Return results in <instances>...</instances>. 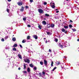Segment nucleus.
<instances>
[{
	"mask_svg": "<svg viewBox=\"0 0 79 79\" xmlns=\"http://www.w3.org/2000/svg\"><path fill=\"white\" fill-rule=\"evenodd\" d=\"M24 61H25V63H29L30 62L29 60L27 59H24Z\"/></svg>",
	"mask_w": 79,
	"mask_h": 79,
	"instance_id": "obj_1",
	"label": "nucleus"
},
{
	"mask_svg": "<svg viewBox=\"0 0 79 79\" xmlns=\"http://www.w3.org/2000/svg\"><path fill=\"white\" fill-rule=\"evenodd\" d=\"M61 31H62V32H64V33H65V34H66V33L68 32V31L66 30H65V29L64 28L61 29Z\"/></svg>",
	"mask_w": 79,
	"mask_h": 79,
	"instance_id": "obj_2",
	"label": "nucleus"
},
{
	"mask_svg": "<svg viewBox=\"0 0 79 79\" xmlns=\"http://www.w3.org/2000/svg\"><path fill=\"white\" fill-rule=\"evenodd\" d=\"M17 4H18V5H19V6H21L23 5V3H22V2L21 1L19 2Z\"/></svg>",
	"mask_w": 79,
	"mask_h": 79,
	"instance_id": "obj_3",
	"label": "nucleus"
},
{
	"mask_svg": "<svg viewBox=\"0 0 79 79\" xmlns=\"http://www.w3.org/2000/svg\"><path fill=\"white\" fill-rule=\"evenodd\" d=\"M38 11L39 13H44V11L41 9H39Z\"/></svg>",
	"mask_w": 79,
	"mask_h": 79,
	"instance_id": "obj_4",
	"label": "nucleus"
},
{
	"mask_svg": "<svg viewBox=\"0 0 79 79\" xmlns=\"http://www.w3.org/2000/svg\"><path fill=\"white\" fill-rule=\"evenodd\" d=\"M44 63L45 66H47V61L46 60H44Z\"/></svg>",
	"mask_w": 79,
	"mask_h": 79,
	"instance_id": "obj_5",
	"label": "nucleus"
},
{
	"mask_svg": "<svg viewBox=\"0 0 79 79\" xmlns=\"http://www.w3.org/2000/svg\"><path fill=\"white\" fill-rule=\"evenodd\" d=\"M33 37L35 39H37L38 38V37L37 36V35H33Z\"/></svg>",
	"mask_w": 79,
	"mask_h": 79,
	"instance_id": "obj_6",
	"label": "nucleus"
},
{
	"mask_svg": "<svg viewBox=\"0 0 79 79\" xmlns=\"http://www.w3.org/2000/svg\"><path fill=\"white\" fill-rule=\"evenodd\" d=\"M42 23L43 25H44L45 26V25H46V22L45 21H42Z\"/></svg>",
	"mask_w": 79,
	"mask_h": 79,
	"instance_id": "obj_7",
	"label": "nucleus"
},
{
	"mask_svg": "<svg viewBox=\"0 0 79 79\" xmlns=\"http://www.w3.org/2000/svg\"><path fill=\"white\" fill-rule=\"evenodd\" d=\"M24 7L23 6H22L21 9H20V11H24Z\"/></svg>",
	"mask_w": 79,
	"mask_h": 79,
	"instance_id": "obj_8",
	"label": "nucleus"
},
{
	"mask_svg": "<svg viewBox=\"0 0 79 79\" xmlns=\"http://www.w3.org/2000/svg\"><path fill=\"white\" fill-rule=\"evenodd\" d=\"M47 27H48V28H50V27H51L50 24H47Z\"/></svg>",
	"mask_w": 79,
	"mask_h": 79,
	"instance_id": "obj_9",
	"label": "nucleus"
},
{
	"mask_svg": "<svg viewBox=\"0 0 79 79\" xmlns=\"http://www.w3.org/2000/svg\"><path fill=\"white\" fill-rule=\"evenodd\" d=\"M27 71L28 73H30V72H31V69L29 68H28L27 69Z\"/></svg>",
	"mask_w": 79,
	"mask_h": 79,
	"instance_id": "obj_10",
	"label": "nucleus"
},
{
	"mask_svg": "<svg viewBox=\"0 0 79 79\" xmlns=\"http://www.w3.org/2000/svg\"><path fill=\"white\" fill-rule=\"evenodd\" d=\"M51 6L52 8H55V6L54 5H52V4H51Z\"/></svg>",
	"mask_w": 79,
	"mask_h": 79,
	"instance_id": "obj_11",
	"label": "nucleus"
},
{
	"mask_svg": "<svg viewBox=\"0 0 79 79\" xmlns=\"http://www.w3.org/2000/svg\"><path fill=\"white\" fill-rule=\"evenodd\" d=\"M56 64L57 65H59V64H60V61L59 62L57 61L56 62Z\"/></svg>",
	"mask_w": 79,
	"mask_h": 79,
	"instance_id": "obj_12",
	"label": "nucleus"
},
{
	"mask_svg": "<svg viewBox=\"0 0 79 79\" xmlns=\"http://www.w3.org/2000/svg\"><path fill=\"white\" fill-rule=\"evenodd\" d=\"M18 56L19 58H20V59H22V57H21V55L20 54H19L18 55Z\"/></svg>",
	"mask_w": 79,
	"mask_h": 79,
	"instance_id": "obj_13",
	"label": "nucleus"
},
{
	"mask_svg": "<svg viewBox=\"0 0 79 79\" xmlns=\"http://www.w3.org/2000/svg\"><path fill=\"white\" fill-rule=\"evenodd\" d=\"M47 35H50L52 34V33L49 32H47Z\"/></svg>",
	"mask_w": 79,
	"mask_h": 79,
	"instance_id": "obj_14",
	"label": "nucleus"
},
{
	"mask_svg": "<svg viewBox=\"0 0 79 79\" xmlns=\"http://www.w3.org/2000/svg\"><path fill=\"white\" fill-rule=\"evenodd\" d=\"M17 46H18V45L15 44L14 46H13V47H17Z\"/></svg>",
	"mask_w": 79,
	"mask_h": 79,
	"instance_id": "obj_15",
	"label": "nucleus"
},
{
	"mask_svg": "<svg viewBox=\"0 0 79 79\" xmlns=\"http://www.w3.org/2000/svg\"><path fill=\"white\" fill-rule=\"evenodd\" d=\"M23 66H24L23 69H26V64H24Z\"/></svg>",
	"mask_w": 79,
	"mask_h": 79,
	"instance_id": "obj_16",
	"label": "nucleus"
},
{
	"mask_svg": "<svg viewBox=\"0 0 79 79\" xmlns=\"http://www.w3.org/2000/svg\"><path fill=\"white\" fill-rule=\"evenodd\" d=\"M55 26V25L54 24H52L51 25V27H53Z\"/></svg>",
	"mask_w": 79,
	"mask_h": 79,
	"instance_id": "obj_17",
	"label": "nucleus"
},
{
	"mask_svg": "<svg viewBox=\"0 0 79 79\" xmlns=\"http://www.w3.org/2000/svg\"><path fill=\"white\" fill-rule=\"evenodd\" d=\"M26 42V40H23L22 41V43H25Z\"/></svg>",
	"mask_w": 79,
	"mask_h": 79,
	"instance_id": "obj_18",
	"label": "nucleus"
},
{
	"mask_svg": "<svg viewBox=\"0 0 79 79\" xmlns=\"http://www.w3.org/2000/svg\"><path fill=\"white\" fill-rule=\"evenodd\" d=\"M45 16H47V17L50 16V15L47 14H45Z\"/></svg>",
	"mask_w": 79,
	"mask_h": 79,
	"instance_id": "obj_19",
	"label": "nucleus"
},
{
	"mask_svg": "<svg viewBox=\"0 0 79 79\" xmlns=\"http://www.w3.org/2000/svg\"><path fill=\"white\" fill-rule=\"evenodd\" d=\"M12 40L13 41H16V38L15 37L13 38H12Z\"/></svg>",
	"mask_w": 79,
	"mask_h": 79,
	"instance_id": "obj_20",
	"label": "nucleus"
},
{
	"mask_svg": "<svg viewBox=\"0 0 79 79\" xmlns=\"http://www.w3.org/2000/svg\"><path fill=\"white\" fill-rule=\"evenodd\" d=\"M53 62L52 61L51 62V66H53Z\"/></svg>",
	"mask_w": 79,
	"mask_h": 79,
	"instance_id": "obj_21",
	"label": "nucleus"
},
{
	"mask_svg": "<svg viewBox=\"0 0 79 79\" xmlns=\"http://www.w3.org/2000/svg\"><path fill=\"white\" fill-rule=\"evenodd\" d=\"M27 40H29L30 39V36H28L27 37Z\"/></svg>",
	"mask_w": 79,
	"mask_h": 79,
	"instance_id": "obj_22",
	"label": "nucleus"
},
{
	"mask_svg": "<svg viewBox=\"0 0 79 79\" xmlns=\"http://www.w3.org/2000/svg\"><path fill=\"white\" fill-rule=\"evenodd\" d=\"M41 27H42V26H41L39 25L38 26V27H39V28L40 29H42V28H41Z\"/></svg>",
	"mask_w": 79,
	"mask_h": 79,
	"instance_id": "obj_23",
	"label": "nucleus"
},
{
	"mask_svg": "<svg viewBox=\"0 0 79 79\" xmlns=\"http://www.w3.org/2000/svg\"><path fill=\"white\" fill-rule=\"evenodd\" d=\"M30 67H31V68H33V67H34V66L32 64H30Z\"/></svg>",
	"mask_w": 79,
	"mask_h": 79,
	"instance_id": "obj_24",
	"label": "nucleus"
},
{
	"mask_svg": "<svg viewBox=\"0 0 79 79\" xmlns=\"http://www.w3.org/2000/svg\"><path fill=\"white\" fill-rule=\"evenodd\" d=\"M23 73H24V74H27V71H23Z\"/></svg>",
	"mask_w": 79,
	"mask_h": 79,
	"instance_id": "obj_25",
	"label": "nucleus"
},
{
	"mask_svg": "<svg viewBox=\"0 0 79 79\" xmlns=\"http://www.w3.org/2000/svg\"><path fill=\"white\" fill-rule=\"evenodd\" d=\"M56 69V67H55L54 69L52 70V71H54V70H55V69Z\"/></svg>",
	"mask_w": 79,
	"mask_h": 79,
	"instance_id": "obj_26",
	"label": "nucleus"
},
{
	"mask_svg": "<svg viewBox=\"0 0 79 79\" xmlns=\"http://www.w3.org/2000/svg\"><path fill=\"white\" fill-rule=\"evenodd\" d=\"M8 36H5L4 39H8Z\"/></svg>",
	"mask_w": 79,
	"mask_h": 79,
	"instance_id": "obj_27",
	"label": "nucleus"
},
{
	"mask_svg": "<svg viewBox=\"0 0 79 79\" xmlns=\"http://www.w3.org/2000/svg\"><path fill=\"white\" fill-rule=\"evenodd\" d=\"M39 75L40 77H41L42 76V73H39Z\"/></svg>",
	"mask_w": 79,
	"mask_h": 79,
	"instance_id": "obj_28",
	"label": "nucleus"
},
{
	"mask_svg": "<svg viewBox=\"0 0 79 79\" xmlns=\"http://www.w3.org/2000/svg\"><path fill=\"white\" fill-rule=\"evenodd\" d=\"M64 27L65 29H68V26H64Z\"/></svg>",
	"mask_w": 79,
	"mask_h": 79,
	"instance_id": "obj_29",
	"label": "nucleus"
},
{
	"mask_svg": "<svg viewBox=\"0 0 79 79\" xmlns=\"http://www.w3.org/2000/svg\"><path fill=\"white\" fill-rule=\"evenodd\" d=\"M33 70H37V67H35L33 68Z\"/></svg>",
	"mask_w": 79,
	"mask_h": 79,
	"instance_id": "obj_30",
	"label": "nucleus"
},
{
	"mask_svg": "<svg viewBox=\"0 0 79 79\" xmlns=\"http://www.w3.org/2000/svg\"><path fill=\"white\" fill-rule=\"evenodd\" d=\"M23 20L24 21H25L26 20V18H23Z\"/></svg>",
	"mask_w": 79,
	"mask_h": 79,
	"instance_id": "obj_31",
	"label": "nucleus"
},
{
	"mask_svg": "<svg viewBox=\"0 0 79 79\" xmlns=\"http://www.w3.org/2000/svg\"><path fill=\"white\" fill-rule=\"evenodd\" d=\"M13 51H16V48H13Z\"/></svg>",
	"mask_w": 79,
	"mask_h": 79,
	"instance_id": "obj_32",
	"label": "nucleus"
},
{
	"mask_svg": "<svg viewBox=\"0 0 79 79\" xmlns=\"http://www.w3.org/2000/svg\"><path fill=\"white\" fill-rule=\"evenodd\" d=\"M72 31H73L74 32L75 31H76V29H72Z\"/></svg>",
	"mask_w": 79,
	"mask_h": 79,
	"instance_id": "obj_33",
	"label": "nucleus"
},
{
	"mask_svg": "<svg viewBox=\"0 0 79 79\" xmlns=\"http://www.w3.org/2000/svg\"><path fill=\"white\" fill-rule=\"evenodd\" d=\"M4 41H5V40H4V39H3V38H2L1 39V41L2 42H4Z\"/></svg>",
	"mask_w": 79,
	"mask_h": 79,
	"instance_id": "obj_34",
	"label": "nucleus"
},
{
	"mask_svg": "<svg viewBox=\"0 0 79 79\" xmlns=\"http://www.w3.org/2000/svg\"><path fill=\"white\" fill-rule=\"evenodd\" d=\"M40 64H41V65H43V62L42 61H40Z\"/></svg>",
	"mask_w": 79,
	"mask_h": 79,
	"instance_id": "obj_35",
	"label": "nucleus"
},
{
	"mask_svg": "<svg viewBox=\"0 0 79 79\" xmlns=\"http://www.w3.org/2000/svg\"><path fill=\"white\" fill-rule=\"evenodd\" d=\"M69 27H70V28H71L72 27V25H69Z\"/></svg>",
	"mask_w": 79,
	"mask_h": 79,
	"instance_id": "obj_36",
	"label": "nucleus"
},
{
	"mask_svg": "<svg viewBox=\"0 0 79 79\" xmlns=\"http://www.w3.org/2000/svg\"><path fill=\"white\" fill-rule=\"evenodd\" d=\"M55 41L56 42H58V39H55Z\"/></svg>",
	"mask_w": 79,
	"mask_h": 79,
	"instance_id": "obj_37",
	"label": "nucleus"
},
{
	"mask_svg": "<svg viewBox=\"0 0 79 79\" xmlns=\"http://www.w3.org/2000/svg\"><path fill=\"white\" fill-rule=\"evenodd\" d=\"M30 2H31V3L33 2V0H30Z\"/></svg>",
	"mask_w": 79,
	"mask_h": 79,
	"instance_id": "obj_38",
	"label": "nucleus"
},
{
	"mask_svg": "<svg viewBox=\"0 0 79 79\" xmlns=\"http://www.w3.org/2000/svg\"><path fill=\"white\" fill-rule=\"evenodd\" d=\"M60 47H61V48H63V45H60Z\"/></svg>",
	"mask_w": 79,
	"mask_h": 79,
	"instance_id": "obj_39",
	"label": "nucleus"
},
{
	"mask_svg": "<svg viewBox=\"0 0 79 79\" xmlns=\"http://www.w3.org/2000/svg\"><path fill=\"white\" fill-rule=\"evenodd\" d=\"M27 27H31V25H27Z\"/></svg>",
	"mask_w": 79,
	"mask_h": 79,
	"instance_id": "obj_40",
	"label": "nucleus"
},
{
	"mask_svg": "<svg viewBox=\"0 0 79 79\" xmlns=\"http://www.w3.org/2000/svg\"><path fill=\"white\" fill-rule=\"evenodd\" d=\"M7 11L8 13H9V10L8 9H7Z\"/></svg>",
	"mask_w": 79,
	"mask_h": 79,
	"instance_id": "obj_41",
	"label": "nucleus"
},
{
	"mask_svg": "<svg viewBox=\"0 0 79 79\" xmlns=\"http://www.w3.org/2000/svg\"><path fill=\"white\" fill-rule=\"evenodd\" d=\"M42 74L43 75H44V74H45V72H43L42 73Z\"/></svg>",
	"mask_w": 79,
	"mask_h": 79,
	"instance_id": "obj_42",
	"label": "nucleus"
},
{
	"mask_svg": "<svg viewBox=\"0 0 79 79\" xmlns=\"http://www.w3.org/2000/svg\"><path fill=\"white\" fill-rule=\"evenodd\" d=\"M19 46L20 47H21V48H23V46H22V45H21L20 44Z\"/></svg>",
	"mask_w": 79,
	"mask_h": 79,
	"instance_id": "obj_43",
	"label": "nucleus"
},
{
	"mask_svg": "<svg viewBox=\"0 0 79 79\" xmlns=\"http://www.w3.org/2000/svg\"><path fill=\"white\" fill-rule=\"evenodd\" d=\"M26 8H29V7L28 6H26Z\"/></svg>",
	"mask_w": 79,
	"mask_h": 79,
	"instance_id": "obj_44",
	"label": "nucleus"
},
{
	"mask_svg": "<svg viewBox=\"0 0 79 79\" xmlns=\"http://www.w3.org/2000/svg\"><path fill=\"white\" fill-rule=\"evenodd\" d=\"M44 5H47V2H44Z\"/></svg>",
	"mask_w": 79,
	"mask_h": 79,
	"instance_id": "obj_45",
	"label": "nucleus"
},
{
	"mask_svg": "<svg viewBox=\"0 0 79 79\" xmlns=\"http://www.w3.org/2000/svg\"><path fill=\"white\" fill-rule=\"evenodd\" d=\"M49 52H52V50L51 49H49Z\"/></svg>",
	"mask_w": 79,
	"mask_h": 79,
	"instance_id": "obj_46",
	"label": "nucleus"
},
{
	"mask_svg": "<svg viewBox=\"0 0 79 79\" xmlns=\"http://www.w3.org/2000/svg\"><path fill=\"white\" fill-rule=\"evenodd\" d=\"M56 13H59V11L58 10V11H56Z\"/></svg>",
	"mask_w": 79,
	"mask_h": 79,
	"instance_id": "obj_47",
	"label": "nucleus"
},
{
	"mask_svg": "<svg viewBox=\"0 0 79 79\" xmlns=\"http://www.w3.org/2000/svg\"><path fill=\"white\" fill-rule=\"evenodd\" d=\"M18 69H19V70H20L21 69V68L20 67H19L18 68Z\"/></svg>",
	"mask_w": 79,
	"mask_h": 79,
	"instance_id": "obj_48",
	"label": "nucleus"
},
{
	"mask_svg": "<svg viewBox=\"0 0 79 79\" xmlns=\"http://www.w3.org/2000/svg\"><path fill=\"white\" fill-rule=\"evenodd\" d=\"M7 1H8V2H11V0H7Z\"/></svg>",
	"mask_w": 79,
	"mask_h": 79,
	"instance_id": "obj_49",
	"label": "nucleus"
},
{
	"mask_svg": "<svg viewBox=\"0 0 79 79\" xmlns=\"http://www.w3.org/2000/svg\"><path fill=\"white\" fill-rule=\"evenodd\" d=\"M70 22H71V23H73V21H72V20H70Z\"/></svg>",
	"mask_w": 79,
	"mask_h": 79,
	"instance_id": "obj_50",
	"label": "nucleus"
},
{
	"mask_svg": "<svg viewBox=\"0 0 79 79\" xmlns=\"http://www.w3.org/2000/svg\"><path fill=\"white\" fill-rule=\"evenodd\" d=\"M77 41H78V42H79V39H78L77 40Z\"/></svg>",
	"mask_w": 79,
	"mask_h": 79,
	"instance_id": "obj_51",
	"label": "nucleus"
},
{
	"mask_svg": "<svg viewBox=\"0 0 79 79\" xmlns=\"http://www.w3.org/2000/svg\"><path fill=\"white\" fill-rule=\"evenodd\" d=\"M53 5H55V3H52Z\"/></svg>",
	"mask_w": 79,
	"mask_h": 79,
	"instance_id": "obj_52",
	"label": "nucleus"
},
{
	"mask_svg": "<svg viewBox=\"0 0 79 79\" xmlns=\"http://www.w3.org/2000/svg\"><path fill=\"white\" fill-rule=\"evenodd\" d=\"M58 9H56L55 10L56 11H57V10H58Z\"/></svg>",
	"mask_w": 79,
	"mask_h": 79,
	"instance_id": "obj_53",
	"label": "nucleus"
},
{
	"mask_svg": "<svg viewBox=\"0 0 79 79\" xmlns=\"http://www.w3.org/2000/svg\"><path fill=\"white\" fill-rule=\"evenodd\" d=\"M44 39L45 40V39H46V38H44Z\"/></svg>",
	"mask_w": 79,
	"mask_h": 79,
	"instance_id": "obj_54",
	"label": "nucleus"
},
{
	"mask_svg": "<svg viewBox=\"0 0 79 79\" xmlns=\"http://www.w3.org/2000/svg\"><path fill=\"white\" fill-rule=\"evenodd\" d=\"M64 58H65V56H64Z\"/></svg>",
	"mask_w": 79,
	"mask_h": 79,
	"instance_id": "obj_55",
	"label": "nucleus"
},
{
	"mask_svg": "<svg viewBox=\"0 0 79 79\" xmlns=\"http://www.w3.org/2000/svg\"><path fill=\"white\" fill-rule=\"evenodd\" d=\"M62 69H63V67H62Z\"/></svg>",
	"mask_w": 79,
	"mask_h": 79,
	"instance_id": "obj_56",
	"label": "nucleus"
},
{
	"mask_svg": "<svg viewBox=\"0 0 79 79\" xmlns=\"http://www.w3.org/2000/svg\"><path fill=\"white\" fill-rule=\"evenodd\" d=\"M8 16H10V15H8Z\"/></svg>",
	"mask_w": 79,
	"mask_h": 79,
	"instance_id": "obj_57",
	"label": "nucleus"
},
{
	"mask_svg": "<svg viewBox=\"0 0 79 79\" xmlns=\"http://www.w3.org/2000/svg\"><path fill=\"white\" fill-rule=\"evenodd\" d=\"M67 1H68V0H66Z\"/></svg>",
	"mask_w": 79,
	"mask_h": 79,
	"instance_id": "obj_58",
	"label": "nucleus"
},
{
	"mask_svg": "<svg viewBox=\"0 0 79 79\" xmlns=\"http://www.w3.org/2000/svg\"><path fill=\"white\" fill-rule=\"evenodd\" d=\"M78 52H79V51H78Z\"/></svg>",
	"mask_w": 79,
	"mask_h": 79,
	"instance_id": "obj_59",
	"label": "nucleus"
}]
</instances>
